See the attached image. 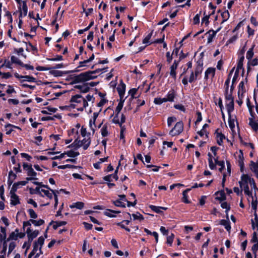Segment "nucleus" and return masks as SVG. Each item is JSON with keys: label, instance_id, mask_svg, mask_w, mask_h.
Listing matches in <instances>:
<instances>
[{"label": "nucleus", "instance_id": "f257e3e1", "mask_svg": "<svg viewBox=\"0 0 258 258\" xmlns=\"http://www.w3.org/2000/svg\"><path fill=\"white\" fill-rule=\"evenodd\" d=\"M240 188L243 189L245 195L247 197L249 202H251V208L256 210L258 204L256 197V187L254 179L247 174H243L239 181Z\"/></svg>", "mask_w": 258, "mask_h": 258}, {"label": "nucleus", "instance_id": "f03ea898", "mask_svg": "<svg viewBox=\"0 0 258 258\" xmlns=\"http://www.w3.org/2000/svg\"><path fill=\"white\" fill-rule=\"evenodd\" d=\"M95 99L94 96L90 94L85 97L80 94H76L71 97L70 102L73 107L77 108L78 111H82L89 105H93Z\"/></svg>", "mask_w": 258, "mask_h": 258}, {"label": "nucleus", "instance_id": "7ed1b4c3", "mask_svg": "<svg viewBox=\"0 0 258 258\" xmlns=\"http://www.w3.org/2000/svg\"><path fill=\"white\" fill-rule=\"evenodd\" d=\"M35 190L37 194L41 197L46 198L47 200H50L54 197L55 204L54 207L56 208L58 204V198L56 192L57 191H54L48 188V186L43 185L41 187H37Z\"/></svg>", "mask_w": 258, "mask_h": 258}, {"label": "nucleus", "instance_id": "20e7f679", "mask_svg": "<svg viewBox=\"0 0 258 258\" xmlns=\"http://www.w3.org/2000/svg\"><path fill=\"white\" fill-rule=\"evenodd\" d=\"M100 72V70H96L81 73L74 77L73 82L74 83H79L94 79L99 75Z\"/></svg>", "mask_w": 258, "mask_h": 258}, {"label": "nucleus", "instance_id": "39448f33", "mask_svg": "<svg viewBox=\"0 0 258 258\" xmlns=\"http://www.w3.org/2000/svg\"><path fill=\"white\" fill-rule=\"evenodd\" d=\"M44 243V238L40 236L37 241H35L33 245V249L29 254L28 258H31L32 255H35V258H37L42 253L41 248Z\"/></svg>", "mask_w": 258, "mask_h": 258}, {"label": "nucleus", "instance_id": "423d86ee", "mask_svg": "<svg viewBox=\"0 0 258 258\" xmlns=\"http://www.w3.org/2000/svg\"><path fill=\"white\" fill-rule=\"evenodd\" d=\"M254 218L251 219L252 228L255 230L253 233L251 241L254 243H258V216L256 211H254Z\"/></svg>", "mask_w": 258, "mask_h": 258}, {"label": "nucleus", "instance_id": "0eeeda50", "mask_svg": "<svg viewBox=\"0 0 258 258\" xmlns=\"http://www.w3.org/2000/svg\"><path fill=\"white\" fill-rule=\"evenodd\" d=\"M17 4L18 11L20 13L19 18L25 17L28 13L27 2L23 0H15Z\"/></svg>", "mask_w": 258, "mask_h": 258}, {"label": "nucleus", "instance_id": "6e6552de", "mask_svg": "<svg viewBox=\"0 0 258 258\" xmlns=\"http://www.w3.org/2000/svg\"><path fill=\"white\" fill-rule=\"evenodd\" d=\"M84 138L82 141L78 139L75 140L74 142V146L77 148L82 147L84 150L87 149L91 143L90 137L88 136Z\"/></svg>", "mask_w": 258, "mask_h": 258}, {"label": "nucleus", "instance_id": "1a4fd4ad", "mask_svg": "<svg viewBox=\"0 0 258 258\" xmlns=\"http://www.w3.org/2000/svg\"><path fill=\"white\" fill-rule=\"evenodd\" d=\"M183 130V123L182 121L177 122L174 127L169 132V135L174 137L180 134Z\"/></svg>", "mask_w": 258, "mask_h": 258}, {"label": "nucleus", "instance_id": "9d476101", "mask_svg": "<svg viewBox=\"0 0 258 258\" xmlns=\"http://www.w3.org/2000/svg\"><path fill=\"white\" fill-rule=\"evenodd\" d=\"M98 128H101L100 129V133L102 137H107L109 133V130L110 129V125L108 123H105L103 124V122H101L98 125Z\"/></svg>", "mask_w": 258, "mask_h": 258}, {"label": "nucleus", "instance_id": "9b49d317", "mask_svg": "<svg viewBox=\"0 0 258 258\" xmlns=\"http://www.w3.org/2000/svg\"><path fill=\"white\" fill-rule=\"evenodd\" d=\"M208 156L209 168L211 170H214L216 169L217 162H219V161H218V157H214L213 155L210 153H209L208 154Z\"/></svg>", "mask_w": 258, "mask_h": 258}, {"label": "nucleus", "instance_id": "f8f14e48", "mask_svg": "<svg viewBox=\"0 0 258 258\" xmlns=\"http://www.w3.org/2000/svg\"><path fill=\"white\" fill-rule=\"evenodd\" d=\"M236 155L237 162L240 168L241 171H243L244 167V164L243 153L242 151L240 150L238 152H236Z\"/></svg>", "mask_w": 258, "mask_h": 258}, {"label": "nucleus", "instance_id": "ddd939ff", "mask_svg": "<svg viewBox=\"0 0 258 258\" xmlns=\"http://www.w3.org/2000/svg\"><path fill=\"white\" fill-rule=\"evenodd\" d=\"M25 236L24 232H19L18 229H16L14 231L12 232L9 235L8 239L17 240L19 238H23Z\"/></svg>", "mask_w": 258, "mask_h": 258}, {"label": "nucleus", "instance_id": "4468645a", "mask_svg": "<svg viewBox=\"0 0 258 258\" xmlns=\"http://www.w3.org/2000/svg\"><path fill=\"white\" fill-rule=\"evenodd\" d=\"M26 233L27 234L28 240L30 242H31L33 239L36 238L39 235V232L38 230L33 231L30 229V228H28L26 230Z\"/></svg>", "mask_w": 258, "mask_h": 258}, {"label": "nucleus", "instance_id": "2eb2a0df", "mask_svg": "<svg viewBox=\"0 0 258 258\" xmlns=\"http://www.w3.org/2000/svg\"><path fill=\"white\" fill-rule=\"evenodd\" d=\"M256 111L258 114V105L256 106ZM248 121V124L252 130L255 132H258V122L253 119V116L249 118Z\"/></svg>", "mask_w": 258, "mask_h": 258}, {"label": "nucleus", "instance_id": "dca6fc26", "mask_svg": "<svg viewBox=\"0 0 258 258\" xmlns=\"http://www.w3.org/2000/svg\"><path fill=\"white\" fill-rule=\"evenodd\" d=\"M180 60H174L173 64L170 68V75L173 79H175L176 77V70L177 68Z\"/></svg>", "mask_w": 258, "mask_h": 258}, {"label": "nucleus", "instance_id": "f3484780", "mask_svg": "<svg viewBox=\"0 0 258 258\" xmlns=\"http://www.w3.org/2000/svg\"><path fill=\"white\" fill-rule=\"evenodd\" d=\"M216 69L215 68H208L205 72L204 79L207 80L209 78L212 79L215 75Z\"/></svg>", "mask_w": 258, "mask_h": 258}, {"label": "nucleus", "instance_id": "a211bd4d", "mask_svg": "<svg viewBox=\"0 0 258 258\" xmlns=\"http://www.w3.org/2000/svg\"><path fill=\"white\" fill-rule=\"evenodd\" d=\"M27 183V181H21L14 183L10 190V192L16 193L18 188L23 186H25Z\"/></svg>", "mask_w": 258, "mask_h": 258}, {"label": "nucleus", "instance_id": "6ab92c4d", "mask_svg": "<svg viewBox=\"0 0 258 258\" xmlns=\"http://www.w3.org/2000/svg\"><path fill=\"white\" fill-rule=\"evenodd\" d=\"M98 116V113L94 112L92 117L90 118L89 121V127L90 129L94 133L95 132V128L96 127L95 124L96 120Z\"/></svg>", "mask_w": 258, "mask_h": 258}, {"label": "nucleus", "instance_id": "aec40b11", "mask_svg": "<svg viewBox=\"0 0 258 258\" xmlns=\"http://www.w3.org/2000/svg\"><path fill=\"white\" fill-rule=\"evenodd\" d=\"M245 92V83L243 81H241L238 85V97L244 98Z\"/></svg>", "mask_w": 258, "mask_h": 258}, {"label": "nucleus", "instance_id": "412c9836", "mask_svg": "<svg viewBox=\"0 0 258 258\" xmlns=\"http://www.w3.org/2000/svg\"><path fill=\"white\" fill-rule=\"evenodd\" d=\"M215 135L216 136L217 144L220 146H222L223 140L225 139V136L221 132H219L218 130L216 131Z\"/></svg>", "mask_w": 258, "mask_h": 258}, {"label": "nucleus", "instance_id": "4be33fe9", "mask_svg": "<svg viewBox=\"0 0 258 258\" xmlns=\"http://www.w3.org/2000/svg\"><path fill=\"white\" fill-rule=\"evenodd\" d=\"M11 199L10 204L12 206H16L20 204V200L19 197L15 192H10Z\"/></svg>", "mask_w": 258, "mask_h": 258}, {"label": "nucleus", "instance_id": "5701e85b", "mask_svg": "<svg viewBox=\"0 0 258 258\" xmlns=\"http://www.w3.org/2000/svg\"><path fill=\"white\" fill-rule=\"evenodd\" d=\"M117 91L120 96V98H123L125 91V85L121 81L117 88Z\"/></svg>", "mask_w": 258, "mask_h": 258}, {"label": "nucleus", "instance_id": "b1692460", "mask_svg": "<svg viewBox=\"0 0 258 258\" xmlns=\"http://www.w3.org/2000/svg\"><path fill=\"white\" fill-rule=\"evenodd\" d=\"M75 88L79 89L81 92L83 93L88 92L90 90V87L87 83H84L83 84L76 85Z\"/></svg>", "mask_w": 258, "mask_h": 258}, {"label": "nucleus", "instance_id": "393cba45", "mask_svg": "<svg viewBox=\"0 0 258 258\" xmlns=\"http://www.w3.org/2000/svg\"><path fill=\"white\" fill-rule=\"evenodd\" d=\"M27 174L28 177L26 178V181H28L32 180L37 179L36 178L37 173L33 170V169L30 168L27 172Z\"/></svg>", "mask_w": 258, "mask_h": 258}, {"label": "nucleus", "instance_id": "a878e982", "mask_svg": "<svg viewBox=\"0 0 258 258\" xmlns=\"http://www.w3.org/2000/svg\"><path fill=\"white\" fill-rule=\"evenodd\" d=\"M117 171L118 168L115 170L114 173L112 174H110L107 176H105L103 177V179L107 182H111L113 180V179L117 180L118 178L117 176Z\"/></svg>", "mask_w": 258, "mask_h": 258}, {"label": "nucleus", "instance_id": "bb28decb", "mask_svg": "<svg viewBox=\"0 0 258 258\" xmlns=\"http://www.w3.org/2000/svg\"><path fill=\"white\" fill-rule=\"evenodd\" d=\"M249 167L250 170L254 173L256 177L258 178V163L251 161L249 164Z\"/></svg>", "mask_w": 258, "mask_h": 258}, {"label": "nucleus", "instance_id": "cd10ccee", "mask_svg": "<svg viewBox=\"0 0 258 258\" xmlns=\"http://www.w3.org/2000/svg\"><path fill=\"white\" fill-rule=\"evenodd\" d=\"M220 29L221 28H219L216 31L210 30L208 32L207 43L210 44L213 41V38Z\"/></svg>", "mask_w": 258, "mask_h": 258}, {"label": "nucleus", "instance_id": "c85d7f7f", "mask_svg": "<svg viewBox=\"0 0 258 258\" xmlns=\"http://www.w3.org/2000/svg\"><path fill=\"white\" fill-rule=\"evenodd\" d=\"M233 89V87L232 85L230 90H225V97L226 101L234 100V98L232 96Z\"/></svg>", "mask_w": 258, "mask_h": 258}, {"label": "nucleus", "instance_id": "c756f323", "mask_svg": "<svg viewBox=\"0 0 258 258\" xmlns=\"http://www.w3.org/2000/svg\"><path fill=\"white\" fill-rule=\"evenodd\" d=\"M17 175L16 173H14L12 171H10L9 173V177L8 179V184L9 186H10L14 181L16 179Z\"/></svg>", "mask_w": 258, "mask_h": 258}, {"label": "nucleus", "instance_id": "7c9ffc66", "mask_svg": "<svg viewBox=\"0 0 258 258\" xmlns=\"http://www.w3.org/2000/svg\"><path fill=\"white\" fill-rule=\"evenodd\" d=\"M227 220H221L220 222V224L221 225L224 226L225 228L226 229L227 231H230L231 229V225L230 222L228 219V215L227 216Z\"/></svg>", "mask_w": 258, "mask_h": 258}, {"label": "nucleus", "instance_id": "2f4dec72", "mask_svg": "<svg viewBox=\"0 0 258 258\" xmlns=\"http://www.w3.org/2000/svg\"><path fill=\"white\" fill-rule=\"evenodd\" d=\"M226 107L229 114L234 110V100L226 101Z\"/></svg>", "mask_w": 258, "mask_h": 258}, {"label": "nucleus", "instance_id": "473e14b6", "mask_svg": "<svg viewBox=\"0 0 258 258\" xmlns=\"http://www.w3.org/2000/svg\"><path fill=\"white\" fill-rule=\"evenodd\" d=\"M149 208L154 212L156 213H161L162 211L161 210H166L167 208L164 207L156 206L154 205H150Z\"/></svg>", "mask_w": 258, "mask_h": 258}, {"label": "nucleus", "instance_id": "72a5a7b5", "mask_svg": "<svg viewBox=\"0 0 258 258\" xmlns=\"http://www.w3.org/2000/svg\"><path fill=\"white\" fill-rule=\"evenodd\" d=\"M244 59V57L243 54L238 58V60L237 62V68H236V72H239L241 70L243 71V62Z\"/></svg>", "mask_w": 258, "mask_h": 258}, {"label": "nucleus", "instance_id": "f704fd0d", "mask_svg": "<svg viewBox=\"0 0 258 258\" xmlns=\"http://www.w3.org/2000/svg\"><path fill=\"white\" fill-rule=\"evenodd\" d=\"M215 195L216 196V199L217 200L222 201L226 199V195L224 190L217 191Z\"/></svg>", "mask_w": 258, "mask_h": 258}, {"label": "nucleus", "instance_id": "c9c22d12", "mask_svg": "<svg viewBox=\"0 0 258 258\" xmlns=\"http://www.w3.org/2000/svg\"><path fill=\"white\" fill-rule=\"evenodd\" d=\"M166 98L169 102H173L175 97V92L174 90H169L167 95Z\"/></svg>", "mask_w": 258, "mask_h": 258}, {"label": "nucleus", "instance_id": "e433bc0d", "mask_svg": "<svg viewBox=\"0 0 258 258\" xmlns=\"http://www.w3.org/2000/svg\"><path fill=\"white\" fill-rule=\"evenodd\" d=\"M120 211H114L110 209H107L105 211H104V214L105 216H108L109 217H115L116 216L113 214H118L119 213Z\"/></svg>", "mask_w": 258, "mask_h": 258}, {"label": "nucleus", "instance_id": "4c0bfd02", "mask_svg": "<svg viewBox=\"0 0 258 258\" xmlns=\"http://www.w3.org/2000/svg\"><path fill=\"white\" fill-rule=\"evenodd\" d=\"M84 206V204L81 202H77L76 203H74L72 205H70V207L71 209L76 208L79 210L82 209Z\"/></svg>", "mask_w": 258, "mask_h": 258}, {"label": "nucleus", "instance_id": "58836bf2", "mask_svg": "<svg viewBox=\"0 0 258 258\" xmlns=\"http://www.w3.org/2000/svg\"><path fill=\"white\" fill-rule=\"evenodd\" d=\"M234 70V68H233L230 71V72L229 73V75H228V78H227V79H226V80L225 82L224 86H225V90H229V84H230V82L231 77V76H232V75L233 74Z\"/></svg>", "mask_w": 258, "mask_h": 258}, {"label": "nucleus", "instance_id": "ea45409f", "mask_svg": "<svg viewBox=\"0 0 258 258\" xmlns=\"http://www.w3.org/2000/svg\"><path fill=\"white\" fill-rule=\"evenodd\" d=\"M138 89L132 88L128 91V94L131 96V99L133 100L134 98H137L139 95H137Z\"/></svg>", "mask_w": 258, "mask_h": 258}, {"label": "nucleus", "instance_id": "a19ab883", "mask_svg": "<svg viewBox=\"0 0 258 258\" xmlns=\"http://www.w3.org/2000/svg\"><path fill=\"white\" fill-rule=\"evenodd\" d=\"M124 101V99L120 98L119 102H118V105L116 106L115 110V112L117 114H119V112L121 110V109L123 107V106Z\"/></svg>", "mask_w": 258, "mask_h": 258}, {"label": "nucleus", "instance_id": "79ce46f5", "mask_svg": "<svg viewBox=\"0 0 258 258\" xmlns=\"http://www.w3.org/2000/svg\"><path fill=\"white\" fill-rule=\"evenodd\" d=\"M190 190V188H188V189H185V190H184L182 192V195H183L182 202L185 203H186V204H188L189 203V201L188 200L187 192L188 191H189Z\"/></svg>", "mask_w": 258, "mask_h": 258}, {"label": "nucleus", "instance_id": "37998d69", "mask_svg": "<svg viewBox=\"0 0 258 258\" xmlns=\"http://www.w3.org/2000/svg\"><path fill=\"white\" fill-rule=\"evenodd\" d=\"M11 60L12 63L18 64L20 66H21V65H23V63L19 59V58L15 56H12L11 57Z\"/></svg>", "mask_w": 258, "mask_h": 258}, {"label": "nucleus", "instance_id": "c03bdc74", "mask_svg": "<svg viewBox=\"0 0 258 258\" xmlns=\"http://www.w3.org/2000/svg\"><path fill=\"white\" fill-rule=\"evenodd\" d=\"M221 16L223 18L222 23L225 22L228 20L230 17V14L228 10H226L221 14Z\"/></svg>", "mask_w": 258, "mask_h": 258}, {"label": "nucleus", "instance_id": "a18cd8bd", "mask_svg": "<svg viewBox=\"0 0 258 258\" xmlns=\"http://www.w3.org/2000/svg\"><path fill=\"white\" fill-rule=\"evenodd\" d=\"M31 223L35 226H39L44 223V221L42 219L35 220L34 219H31Z\"/></svg>", "mask_w": 258, "mask_h": 258}, {"label": "nucleus", "instance_id": "49530a36", "mask_svg": "<svg viewBox=\"0 0 258 258\" xmlns=\"http://www.w3.org/2000/svg\"><path fill=\"white\" fill-rule=\"evenodd\" d=\"M132 217L134 220H139V221H142L144 219L143 215L139 212H137L136 213L133 214Z\"/></svg>", "mask_w": 258, "mask_h": 258}, {"label": "nucleus", "instance_id": "de8ad7c7", "mask_svg": "<svg viewBox=\"0 0 258 258\" xmlns=\"http://www.w3.org/2000/svg\"><path fill=\"white\" fill-rule=\"evenodd\" d=\"M66 155L70 157H75L78 156L79 155V153L75 151H69L66 152Z\"/></svg>", "mask_w": 258, "mask_h": 258}, {"label": "nucleus", "instance_id": "09e8293b", "mask_svg": "<svg viewBox=\"0 0 258 258\" xmlns=\"http://www.w3.org/2000/svg\"><path fill=\"white\" fill-rule=\"evenodd\" d=\"M254 45H252V47L247 51L246 55V57L247 59H250L253 56V49Z\"/></svg>", "mask_w": 258, "mask_h": 258}, {"label": "nucleus", "instance_id": "8fccbe9b", "mask_svg": "<svg viewBox=\"0 0 258 258\" xmlns=\"http://www.w3.org/2000/svg\"><path fill=\"white\" fill-rule=\"evenodd\" d=\"M23 82L27 81L29 82H35L36 79L33 77L30 76H23Z\"/></svg>", "mask_w": 258, "mask_h": 258}, {"label": "nucleus", "instance_id": "3c124183", "mask_svg": "<svg viewBox=\"0 0 258 258\" xmlns=\"http://www.w3.org/2000/svg\"><path fill=\"white\" fill-rule=\"evenodd\" d=\"M29 216L32 219H36L37 218V214L32 209L27 210Z\"/></svg>", "mask_w": 258, "mask_h": 258}, {"label": "nucleus", "instance_id": "603ef678", "mask_svg": "<svg viewBox=\"0 0 258 258\" xmlns=\"http://www.w3.org/2000/svg\"><path fill=\"white\" fill-rule=\"evenodd\" d=\"M113 203L114 204L115 206L119 207H122L125 208V204L121 200H117L115 201H113Z\"/></svg>", "mask_w": 258, "mask_h": 258}, {"label": "nucleus", "instance_id": "864d4df0", "mask_svg": "<svg viewBox=\"0 0 258 258\" xmlns=\"http://www.w3.org/2000/svg\"><path fill=\"white\" fill-rule=\"evenodd\" d=\"M174 238V234L173 233H171L170 235L168 236L167 237V244H168L169 246H171L173 241Z\"/></svg>", "mask_w": 258, "mask_h": 258}, {"label": "nucleus", "instance_id": "5fc2aeb1", "mask_svg": "<svg viewBox=\"0 0 258 258\" xmlns=\"http://www.w3.org/2000/svg\"><path fill=\"white\" fill-rule=\"evenodd\" d=\"M81 135L83 137H86L88 136V137H90V134L89 133H88L86 130V128L84 127V126H82L81 128Z\"/></svg>", "mask_w": 258, "mask_h": 258}, {"label": "nucleus", "instance_id": "6e6d98bb", "mask_svg": "<svg viewBox=\"0 0 258 258\" xmlns=\"http://www.w3.org/2000/svg\"><path fill=\"white\" fill-rule=\"evenodd\" d=\"M14 52L18 54V55H21L23 57H24L25 58H26V55L23 53L24 52V49L22 47L19 48L18 49H15Z\"/></svg>", "mask_w": 258, "mask_h": 258}, {"label": "nucleus", "instance_id": "4d7b16f0", "mask_svg": "<svg viewBox=\"0 0 258 258\" xmlns=\"http://www.w3.org/2000/svg\"><path fill=\"white\" fill-rule=\"evenodd\" d=\"M152 34H149L143 40V43L146 44L147 46L151 44L150 42V39L151 38Z\"/></svg>", "mask_w": 258, "mask_h": 258}, {"label": "nucleus", "instance_id": "13d9d810", "mask_svg": "<svg viewBox=\"0 0 258 258\" xmlns=\"http://www.w3.org/2000/svg\"><path fill=\"white\" fill-rule=\"evenodd\" d=\"M221 207H222V208L226 209L225 212L226 213V215L227 216L228 215L227 213L230 208V206L228 204V203L226 202H224L221 203Z\"/></svg>", "mask_w": 258, "mask_h": 258}, {"label": "nucleus", "instance_id": "bf43d9fd", "mask_svg": "<svg viewBox=\"0 0 258 258\" xmlns=\"http://www.w3.org/2000/svg\"><path fill=\"white\" fill-rule=\"evenodd\" d=\"M100 96L102 97V98L99 102L97 104V106L98 107H101L103 106L107 102V100L104 97L102 96L101 94H100Z\"/></svg>", "mask_w": 258, "mask_h": 258}, {"label": "nucleus", "instance_id": "052dcab7", "mask_svg": "<svg viewBox=\"0 0 258 258\" xmlns=\"http://www.w3.org/2000/svg\"><path fill=\"white\" fill-rule=\"evenodd\" d=\"M176 121V118L174 116L169 117L167 119V125L169 127L172 124Z\"/></svg>", "mask_w": 258, "mask_h": 258}, {"label": "nucleus", "instance_id": "680f3d73", "mask_svg": "<svg viewBox=\"0 0 258 258\" xmlns=\"http://www.w3.org/2000/svg\"><path fill=\"white\" fill-rule=\"evenodd\" d=\"M67 224L66 221H56L53 225L54 228H57L58 227L65 225Z\"/></svg>", "mask_w": 258, "mask_h": 258}, {"label": "nucleus", "instance_id": "e2e57ef3", "mask_svg": "<svg viewBox=\"0 0 258 258\" xmlns=\"http://www.w3.org/2000/svg\"><path fill=\"white\" fill-rule=\"evenodd\" d=\"M26 44V50L28 51H35L36 50V48L32 45L31 43H29V44Z\"/></svg>", "mask_w": 258, "mask_h": 258}, {"label": "nucleus", "instance_id": "0e129e2a", "mask_svg": "<svg viewBox=\"0 0 258 258\" xmlns=\"http://www.w3.org/2000/svg\"><path fill=\"white\" fill-rule=\"evenodd\" d=\"M197 79V77L195 75L194 72L193 71H191L190 73L189 78L188 79L189 83H191L195 81Z\"/></svg>", "mask_w": 258, "mask_h": 258}, {"label": "nucleus", "instance_id": "69168bd1", "mask_svg": "<svg viewBox=\"0 0 258 258\" xmlns=\"http://www.w3.org/2000/svg\"><path fill=\"white\" fill-rule=\"evenodd\" d=\"M217 165L220 166L219 169V171L222 172L223 170L225 168V162L224 161H219V162H217Z\"/></svg>", "mask_w": 258, "mask_h": 258}, {"label": "nucleus", "instance_id": "338daca9", "mask_svg": "<svg viewBox=\"0 0 258 258\" xmlns=\"http://www.w3.org/2000/svg\"><path fill=\"white\" fill-rule=\"evenodd\" d=\"M209 18L210 15H205L204 17L202 19V23L205 24L206 26H207L209 23Z\"/></svg>", "mask_w": 258, "mask_h": 258}, {"label": "nucleus", "instance_id": "774afa93", "mask_svg": "<svg viewBox=\"0 0 258 258\" xmlns=\"http://www.w3.org/2000/svg\"><path fill=\"white\" fill-rule=\"evenodd\" d=\"M202 71L203 68L202 66L197 67L194 72L195 75L198 78V75L202 73Z\"/></svg>", "mask_w": 258, "mask_h": 258}]
</instances>
